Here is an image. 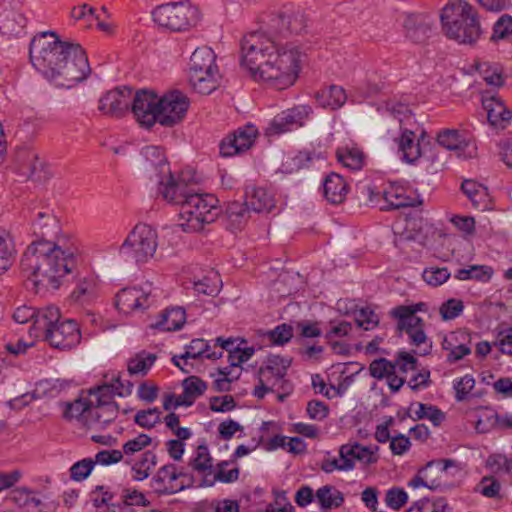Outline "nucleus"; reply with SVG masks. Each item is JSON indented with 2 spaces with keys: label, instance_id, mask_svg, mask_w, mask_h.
I'll return each instance as SVG.
<instances>
[{
  "label": "nucleus",
  "instance_id": "nucleus-1",
  "mask_svg": "<svg viewBox=\"0 0 512 512\" xmlns=\"http://www.w3.org/2000/svg\"><path fill=\"white\" fill-rule=\"evenodd\" d=\"M306 18L301 11L286 9L272 14L261 27L244 36L241 42V65L255 80L283 90L292 86L300 71L305 52L295 43L282 45L280 40L301 34Z\"/></svg>",
  "mask_w": 512,
  "mask_h": 512
},
{
  "label": "nucleus",
  "instance_id": "nucleus-2",
  "mask_svg": "<svg viewBox=\"0 0 512 512\" xmlns=\"http://www.w3.org/2000/svg\"><path fill=\"white\" fill-rule=\"evenodd\" d=\"M29 56L32 65L58 87L71 88L91 71L84 49L61 41L52 31L41 32L31 40Z\"/></svg>",
  "mask_w": 512,
  "mask_h": 512
},
{
  "label": "nucleus",
  "instance_id": "nucleus-3",
  "mask_svg": "<svg viewBox=\"0 0 512 512\" xmlns=\"http://www.w3.org/2000/svg\"><path fill=\"white\" fill-rule=\"evenodd\" d=\"M76 265L74 252L59 244L38 240L29 245L21 259L27 279L39 289L57 290Z\"/></svg>",
  "mask_w": 512,
  "mask_h": 512
},
{
  "label": "nucleus",
  "instance_id": "nucleus-4",
  "mask_svg": "<svg viewBox=\"0 0 512 512\" xmlns=\"http://www.w3.org/2000/svg\"><path fill=\"white\" fill-rule=\"evenodd\" d=\"M441 23L444 34L459 44L473 45L482 35L478 12L465 0L449 2L443 8Z\"/></svg>",
  "mask_w": 512,
  "mask_h": 512
},
{
  "label": "nucleus",
  "instance_id": "nucleus-5",
  "mask_svg": "<svg viewBox=\"0 0 512 512\" xmlns=\"http://www.w3.org/2000/svg\"><path fill=\"white\" fill-rule=\"evenodd\" d=\"M219 214L218 199L212 194L196 190L180 208L179 226L184 232H199L205 224L214 222Z\"/></svg>",
  "mask_w": 512,
  "mask_h": 512
},
{
  "label": "nucleus",
  "instance_id": "nucleus-6",
  "mask_svg": "<svg viewBox=\"0 0 512 512\" xmlns=\"http://www.w3.org/2000/svg\"><path fill=\"white\" fill-rule=\"evenodd\" d=\"M219 77L214 51L207 46L196 48L190 57L188 73L192 89L200 94H210L218 87Z\"/></svg>",
  "mask_w": 512,
  "mask_h": 512
},
{
  "label": "nucleus",
  "instance_id": "nucleus-7",
  "mask_svg": "<svg viewBox=\"0 0 512 512\" xmlns=\"http://www.w3.org/2000/svg\"><path fill=\"white\" fill-rule=\"evenodd\" d=\"M152 17L159 26L174 32H181L195 26L200 19L197 6L189 1L169 2L157 6Z\"/></svg>",
  "mask_w": 512,
  "mask_h": 512
},
{
  "label": "nucleus",
  "instance_id": "nucleus-8",
  "mask_svg": "<svg viewBox=\"0 0 512 512\" xmlns=\"http://www.w3.org/2000/svg\"><path fill=\"white\" fill-rule=\"evenodd\" d=\"M157 238L154 228L147 224H137L120 246L119 253L137 263L147 262L156 252Z\"/></svg>",
  "mask_w": 512,
  "mask_h": 512
},
{
  "label": "nucleus",
  "instance_id": "nucleus-9",
  "mask_svg": "<svg viewBox=\"0 0 512 512\" xmlns=\"http://www.w3.org/2000/svg\"><path fill=\"white\" fill-rule=\"evenodd\" d=\"M387 110L399 121L400 129L402 130L398 141L401 159L409 164L415 163L421 157L420 143L419 140H416L415 133L404 127L413 118L410 110L403 104L392 105Z\"/></svg>",
  "mask_w": 512,
  "mask_h": 512
},
{
  "label": "nucleus",
  "instance_id": "nucleus-10",
  "mask_svg": "<svg viewBox=\"0 0 512 512\" xmlns=\"http://www.w3.org/2000/svg\"><path fill=\"white\" fill-rule=\"evenodd\" d=\"M157 123L164 127H173L185 118L190 106L189 98L179 90H173L159 96Z\"/></svg>",
  "mask_w": 512,
  "mask_h": 512
},
{
  "label": "nucleus",
  "instance_id": "nucleus-11",
  "mask_svg": "<svg viewBox=\"0 0 512 512\" xmlns=\"http://www.w3.org/2000/svg\"><path fill=\"white\" fill-rule=\"evenodd\" d=\"M159 194L169 203L180 205L186 203L190 195L196 191L194 184L186 178L185 173H181L175 178L171 172L159 178Z\"/></svg>",
  "mask_w": 512,
  "mask_h": 512
},
{
  "label": "nucleus",
  "instance_id": "nucleus-12",
  "mask_svg": "<svg viewBox=\"0 0 512 512\" xmlns=\"http://www.w3.org/2000/svg\"><path fill=\"white\" fill-rule=\"evenodd\" d=\"M159 95L151 90H140L132 95L131 112L137 122L146 128L157 123Z\"/></svg>",
  "mask_w": 512,
  "mask_h": 512
},
{
  "label": "nucleus",
  "instance_id": "nucleus-13",
  "mask_svg": "<svg viewBox=\"0 0 512 512\" xmlns=\"http://www.w3.org/2000/svg\"><path fill=\"white\" fill-rule=\"evenodd\" d=\"M312 113L308 105H299L277 114L266 128V135H280L302 127Z\"/></svg>",
  "mask_w": 512,
  "mask_h": 512
},
{
  "label": "nucleus",
  "instance_id": "nucleus-14",
  "mask_svg": "<svg viewBox=\"0 0 512 512\" xmlns=\"http://www.w3.org/2000/svg\"><path fill=\"white\" fill-rule=\"evenodd\" d=\"M101 390L104 391L102 395L90 389V394L94 398V405L92 416L89 419V428L97 430L105 429L118 415V405L110 399L108 388Z\"/></svg>",
  "mask_w": 512,
  "mask_h": 512
},
{
  "label": "nucleus",
  "instance_id": "nucleus-15",
  "mask_svg": "<svg viewBox=\"0 0 512 512\" xmlns=\"http://www.w3.org/2000/svg\"><path fill=\"white\" fill-rule=\"evenodd\" d=\"M132 95L131 88L117 87L100 98L98 109L107 116L120 118L131 110Z\"/></svg>",
  "mask_w": 512,
  "mask_h": 512
},
{
  "label": "nucleus",
  "instance_id": "nucleus-16",
  "mask_svg": "<svg viewBox=\"0 0 512 512\" xmlns=\"http://www.w3.org/2000/svg\"><path fill=\"white\" fill-rule=\"evenodd\" d=\"M81 340V332L77 322L71 319L59 320L43 340L57 349H71Z\"/></svg>",
  "mask_w": 512,
  "mask_h": 512
},
{
  "label": "nucleus",
  "instance_id": "nucleus-17",
  "mask_svg": "<svg viewBox=\"0 0 512 512\" xmlns=\"http://www.w3.org/2000/svg\"><path fill=\"white\" fill-rule=\"evenodd\" d=\"M205 357L207 359H219L222 357L220 346H215V340L213 345L204 339H193L190 344L186 347V351L182 355H175L172 358V362L175 366L180 368L184 373H190V370L185 366L187 365L188 359H197Z\"/></svg>",
  "mask_w": 512,
  "mask_h": 512
},
{
  "label": "nucleus",
  "instance_id": "nucleus-18",
  "mask_svg": "<svg viewBox=\"0 0 512 512\" xmlns=\"http://www.w3.org/2000/svg\"><path fill=\"white\" fill-rule=\"evenodd\" d=\"M150 291L142 287H128L120 290L116 295V306L124 314L142 311L153 303Z\"/></svg>",
  "mask_w": 512,
  "mask_h": 512
},
{
  "label": "nucleus",
  "instance_id": "nucleus-19",
  "mask_svg": "<svg viewBox=\"0 0 512 512\" xmlns=\"http://www.w3.org/2000/svg\"><path fill=\"white\" fill-rule=\"evenodd\" d=\"M186 473L178 471L174 464L162 466L153 477L156 491L161 494H174L188 486Z\"/></svg>",
  "mask_w": 512,
  "mask_h": 512
},
{
  "label": "nucleus",
  "instance_id": "nucleus-20",
  "mask_svg": "<svg viewBox=\"0 0 512 512\" xmlns=\"http://www.w3.org/2000/svg\"><path fill=\"white\" fill-rule=\"evenodd\" d=\"M257 134L258 130L252 124L239 128L234 134L229 135L221 141V155L230 157L249 149L254 143Z\"/></svg>",
  "mask_w": 512,
  "mask_h": 512
},
{
  "label": "nucleus",
  "instance_id": "nucleus-21",
  "mask_svg": "<svg viewBox=\"0 0 512 512\" xmlns=\"http://www.w3.org/2000/svg\"><path fill=\"white\" fill-rule=\"evenodd\" d=\"M458 463L453 459H437L428 462L425 467L419 470L418 474L408 482L412 488L427 487L431 490L437 489L441 485L440 477L430 479V472L435 470L437 473H446L449 468L457 467Z\"/></svg>",
  "mask_w": 512,
  "mask_h": 512
},
{
  "label": "nucleus",
  "instance_id": "nucleus-22",
  "mask_svg": "<svg viewBox=\"0 0 512 512\" xmlns=\"http://www.w3.org/2000/svg\"><path fill=\"white\" fill-rule=\"evenodd\" d=\"M397 320V329L405 332L409 337L411 345L422 347L421 354L430 353L432 344L428 342L427 335L424 331V321L420 317H394Z\"/></svg>",
  "mask_w": 512,
  "mask_h": 512
},
{
  "label": "nucleus",
  "instance_id": "nucleus-23",
  "mask_svg": "<svg viewBox=\"0 0 512 512\" xmlns=\"http://www.w3.org/2000/svg\"><path fill=\"white\" fill-rule=\"evenodd\" d=\"M482 105L487 112L489 125L501 131L506 129L512 120V111L506 107L503 100L498 96L483 97Z\"/></svg>",
  "mask_w": 512,
  "mask_h": 512
},
{
  "label": "nucleus",
  "instance_id": "nucleus-24",
  "mask_svg": "<svg viewBox=\"0 0 512 512\" xmlns=\"http://www.w3.org/2000/svg\"><path fill=\"white\" fill-rule=\"evenodd\" d=\"M26 26L25 16L12 3L0 5V32L8 37L23 33Z\"/></svg>",
  "mask_w": 512,
  "mask_h": 512
},
{
  "label": "nucleus",
  "instance_id": "nucleus-25",
  "mask_svg": "<svg viewBox=\"0 0 512 512\" xmlns=\"http://www.w3.org/2000/svg\"><path fill=\"white\" fill-rule=\"evenodd\" d=\"M61 319V314L56 306H46L36 310L34 322L29 330L30 336L35 339L46 338V334L54 328Z\"/></svg>",
  "mask_w": 512,
  "mask_h": 512
},
{
  "label": "nucleus",
  "instance_id": "nucleus-26",
  "mask_svg": "<svg viewBox=\"0 0 512 512\" xmlns=\"http://www.w3.org/2000/svg\"><path fill=\"white\" fill-rule=\"evenodd\" d=\"M402 27L408 39L414 43H422L431 31L430 17L423 14H407L404 16Z\"/></svg>",
  "mask_w": 512,
  "mask_h": 512
},
{
  "label": "nucleus",
  "instance_id": "nucleus-27",
  "mask_svg": "<svg viewBox=\"0 0 512 512\" xmlns=\"http://www.w3.org/2000/svg\"><path fill=\"white\" fill-rule=\"evenodd\" d=\"M385 205L382 210L399 209L403 207H414L420 205L422 201L412 191L404 187L390 185L383 193Z\"/></svg>",
  "mask_w": 512,
  "mask_h": 512
},
{
  "label": "nucleus",
  "instance_id": "nucleus-28",
  "mask_svg": "<svg viewBox=\"0 0 512 512\" xmlns=\"http://www.w3.org/2000/svg\"><path fill=\"white\" fill-rule=\"evenodd\" d=\"M245 206L256 213H268L275 207L274 194L264 187H247Z\"/></svg>",
  "mask_w": 512,
  "mask_h": 512
},
{
  "label": "nucleus",
  "instance_id": "nucleus-29",
  "mask_svg": "<svg viewBox=\"0 0 512 512\" xmlns=\"http://www.w3.org/2000/svg\"><path fill=\"white\" fill-rule=\"evenodd\" d=\"M16 167L18 173L27 179H41L40 174L43 170V163L32 150L22 149L17 152Z\"/></svg>",
  "mask_w": 512,
  "mask_h": 512
},
{
  "label": "nucleus",
  "instance_id": "nucleus-30",
  "mask_svg": "<svg viewBox=\"0 0 512 512\" xmlns=\"http://www.w3.org/2000/svg\"><path fill=\"white\" fill-rule=\"evenodd\" d=\"M466 338L467 334L462 331L451 332L444 337L442 348L449 352L447 355L448 362H456L471 353L470 346L464 342Z\"/></svg>",
  "mask_w": 512,
  "mask_h": 512
},
{
  "label": "nucleus",
  "instance_id": "nucleus-31",
  "mask_svg": "<svg viewBox=\"0 0 512 512\" xmlns=\"http://www.w3.org/2000/svg\"><path fill=\"white\" fill-rule=\"evenodd\" d=\"M378 450L379 447L376 445L363 446L358 442H348L341 445V453L343 457L346 455L352 462L355 463L357 460L365 466L375 464L378 461Z\"/></svg>",
  "mask_w": 512,
  "mask_h": 512
},
{
  "label": "nucleus",
  "instance_id": "nucleus-32",
  "mask_svg": "<svg viewBox=\"0 0 512 512\" xmlns=\"http://www.w3.org/2000/svg\"><path fill=\"white\" fill-rule=\"evenodd\" d=\"M94 398L90 394V390L87 396L81 395L72 403H67L64 410V417L66 419H77L83 425L89 428V419L92 416V409Z\"/></svg>",
  "mask_w": 512,
  "mask_h": 512
},
{
  "label": "nucleus",
  "instance_id": "nucleus-33",
  "mask_svg": "<svg viewBox=\"0 0 512 512\" xmlns=\"http://www.w3.org/2000/svg\"><path fill=\"white\" fill-rule=\"evenodd\" d=\"M323 193L328 202L340 204L347 196L348 185L341 175L332 172L323 181Z\"/></svg>",
  "mask_w": 512,
  "mask_h": 512
},
{
  "label": "nucleus",
  "instance_id": "nucleus-34",
  "mask_svg": "<svg viewBox=\"0 0 512 512\" xmlns=\"http://www.w3.org/2000/svg\"><path fill=\"white\" fill-rule=\"evenodd\" d=\"M215 346H220L222 353L224 350L229 353L228 360L230 365L234 367L240 366L242 363L248 361L255 352L253 347L241 348L235 346V339L232 338L224 339L218 337L215 339Z\"/></svg>",
  "mask_w": 512,
  "mask_h": 512
},
{
  "label": "nucleus",
  "instance_id": "nucleus-35",
  "mask_svg": "<svg viewBox=\"0 0 512 512\" xmlns=\"http://www.w3.org/2000/svg\"><path fill=\"white\" fill-rule=\"evenodd\" d=\"M141 155L146 161V169L155 171L159 178L169 173V164L161 147L145 146L141 149Z\"/></svg>",
  "mask_w": 512,
  "mask_h": 512
},
{
  "label": "nucleus",
  "instance_id": "nucleus-36",
  "mask_svg": "<svg viewBox=\"0 0 512 512\" xmlns=\"http://www.w3.org/2000/svg\"><path fill=\"white\" fill-rule=\"evenodd\" d=\"M315 99L322 108L336 110L345 104L347 95L341 86L330 85L318 91Z\"/></svg>",
  "mask_w": 512,
  "mask_h": 512
},
{
  "label": "nucleus",
  "instance_id": "nucleus-37",
  "mask_svg": "<svg viewBox=\"0 0 512 512\" xmlns=\"http://www.w3.org/2000/svg\"><path fill=\"white\" fill-rule=\"evenodd\" d=\"M186 320L185 310L181 307H174L164 310L159 320L151 325L152 328L161 331H175L180 329Z\"/></svg>",
  "mask_w": 512,
  "mask_h": 512
},
{
  "label": "nucleus",
  "instance_id": "nucleus-38",
  "mask_svg": "<svg viewBox=\"0 0 512 512\" xmlns=\"http://www.w3.org/2000/svg\"><path fill=\"white\" fill-rule=\"evenodd\" d=\"M229 464V461H220L215 467L213 466L211 474L201 480L200 486L212 487L216 482L233 483L237 481L240 474L239 468L235 467L227 470Z\"/></svg>",
  "mask_w": 512,
  "mask_h": 512
},
{
  "label": "nucleus",
  "instance_id": "nucleus-39",
  "mask_svg": "<svg viewBox=\"0 0 512 512\" xmlns=\"http://www.w3.org/2000/svg\"><path fill=\"white\" fill-rule=\"evenodd\" d=\"M461 189L463 193L471 200L473 206L480 210H486L490 203L488 189L473 180H465Z\"/></svg>",
  "mask_w": 512,
  "mask_h": 512
},
{
  "label": "nucleus",
  "instance_id": "nucleus-40",
  "mask_svg": "<svg viewBox=\"0 0 512 512\" xmlns=\"http://www.w3.org/2000/svg\"><path fill=\"white\" fill-rule=\"evenodd\" d=\"M188 466L197 474L202 476V480L211 474L213 468V459L206 445H199L193 456L190 458Z\"/></svg>",
  "mask_w": 512,
  "mask_h": 512
},
{
  "label": "nucleus",
  "instance_id": "nucleus-41",
  "mask_svg": "<svg viewBox=\"0 0 512 512\" xmlns=\"http://www.w3.org/2000/svg\"><path fill=\"white\" fill-rule=\"evenodd\" d=\"M337 160L346 168L357 171L363 168L365 155L363 151L354 146L338 148L336 151Z\"/></svg>",
  "mask_w": 512,
  "mask_h": 512
},
{
  "label": "nucleus",
  "instance_id": "nucleus-42",
  "mask_svg": "<svg viewBox=\"0 0 512 512\" xmlns=\"http://www.w3.org/2000/svg\"><path fill=\"white\" fill-rule=\"evenodd\" d=\"M315 498L324 510L336 509L344 502L343 493L331 485L320 487L315 493Z\"/></svg>",
  "mask_w": 512,
  "mask_h": 512
},
{
  "label": "nucleus",
  "instance_id": "nucleus-43",
  "mask_svg": "<svg viewBox=\"0 0 512 512\" xmlns=\"http://www.w3.org/2000/svg\"><path fill=\"white\" fill-rule=\"evenodd\" d=\"M157 359L156 354L142 350L132 356L127 363L130 375H146Z\"/></svg>",
  "mask_w": 512,
  "mask_h": 512
},
{
  "label": "nucleus",
  "instance_id": "nucleus-44",
  "mask_svg": "<svg viewBox=\"0 0 512 512\" xmlns=\"http://www.w3.org/2000/svg\"><path fill=\"white\" fill-rule=\"evenodd\" d=\"M291 358L280 355H269L265 362V368H261L260 372L265 375L271 374L277 380L283 379L291 365Z\"/></svg>",
  "mask_w": 512,
  "mask_h": 512
},
{
  "label": "nucleus",
  "instance_id": "nucleus-45",
  "mask_svg": "<svg viewBox=\"0 0 512 512\" xmlns=\"http://www.w3.org/2000/svg\"><path fill=\"white\" fill-rule=\"evenodd\" d=\"M437 142L448 150L462 151L468 146L467 139L455 129H445L438 133Z\"/></svg>",
  "mask_w": 512,
  "mask_h": 512
},
{
  "label": "nucleus",
  "instance_id": "nucleus-46",
  "mask_svg": "<svg viewBox=\"0 0 512 512\" xmlns=\"http://www.w3.org/2000/svg\"><path fill=\"white\" fill-rule=\"evenodd\" d=\"M157 464V456L152 451H146L141 458L132 465V478L142 481L150 475Z\"/></svg>",
  "mask_w": 512,
  "mask_h": 512
},
{
  "label": "nucleus",
  "instance_id": "nucleus-47",
  "mask_svg": "<svg viewBox=\"0 0 512 512\" xmlns=\"http://www.w3.org/2000/svg\"><path fill=\"white\" fill-rule=\"evenodd\" d=\"M15 253L10 233L0 229V273L6 271L11 266Z\"/></svg>",
  "mask_w": 512,
  "mask_h": 512
},
{
  "label": "nucleus",
  "instance_id": "nucleus-48",
  "mask_svg": "<svg viewBox=\"0 0 512 512\" xmlns=\"http://www.w3.org/2000/svg\"><path fill=\"white\" fill-rule=\"evenodd\" d=\"M493 275V269L487 265H471L468 268L459 269L455 274L458 280H477L488 282Z\"/></svg>",
  "mask_w": 512,
  "mask_h": 512
},
{
  "label": "nucleus",
  "instance_id": "nucleus-49",
  "mask_svg": "<svg viewBox=\"0 0 512 512\" xmlns=\"http://www.w3.org/2000/svg\"><path fill=\"white\" fill-rule=\"evenodd\" d=\"M221 280L218 273L210 271L203 279L194 283V289L199 294L215 296L219 293Z\"/></svg>",
  "mask_w": 512,
  "mask_h": 512
},
{
  "label": "nucleus",
  "instance_id": "nucleus-50",
  "mask_svg": "<svg viewBox=\"0 0 512 512\" xmlns=\"http://www.w3.org/2000/svg\"><path fill=\"white\" fill-rule=\"evenodd\" d=\"M103 388H108L110 399L113 400V397L115 395H118L120 397L130 395L132 392L133 384L129 381L124 383L121 381L120 377H115L111 380L110 383H104L102 385L91 388V390L102 395L104 391H102L101 389Z\"/></svg>",
  "mask_w": 512,
  "mask_h": 512
},
{
  "label": "nucleus",
  "instance_id": "nucleus-51",
  "mask_svg": "<svg viewBox=\"0 0 512 512\" xmlns=\"http://www.w3.org/2000/svg\"><path fill=\"white\" fill-rule=\"evenodd\" d=\"M416 408L413 410L417 419H429L434 426H438L445 419L444 413L438 409L436 406L423 404V403H415L412 404Z\"/></svg>",
  "mask_w": 512,
  "mask_h": 512
},
{
  "label": "nucleus",
  "instance_id": "nucleus-52",
  "mask_svg": "<svg viewBox=\"0 0 512 512\" xmlns=\"http://www.w3.org/2000/svg\"><path fill=\"white\" fill-rule=\"evenodd\" d=\"M249 208L245 203L233 202L226 209L227 217L235 229H240L249 218Z\"/></svg>",
  "mask_w": 512,
  "mask_h": 512
},
{
  "label": "nucleus",
  "instance_id": "nucleus-53",
  "mask_svg": "<svg viewBox=\"0 0 512 512\" xmlns=\"http://www.w3.org/2000/svg\"><path fill=\"white\" fill-rule=\"evenodd\" d=\"M355 468V463L348 459V456H342L341 447L339 448V458L325 459L321 464V469L325 473L334 471H351Z\"/></svg>",
  "mask_w": 512,
  "mask_h": 512
},
{
  "label": "nucleus",
  "instance_id": "nucleus-54",
  "mask_svg": "<svg viewBox=\"0 0 512 512\" xmlns=\"http://www.w3.org/2000/svg\"><path fill=\"white\" fill-rule=\"evenodd\" d=\"M161 414L157 407L140 410L135 414L134 422L142 428L151 429L160 422Z\"/></svg>",
  "mask_w": 512,
  "mask_h": 512
},
{
  "label": "nucleus",
  "instance_id": "nucleus-55",
  "mask_svg": "<svg viewBox=\"0 0 512 512\" xmlns=\"http://www.w3.org/2000/svg\"><path fill=\"white\" fill-rule=\"evenodd\" d=\"M95 466V461L91 458L82 459L74 463L70 467V478L73 481L81 482L85 480L92 472Z\"/></svg>",
  "mask_w": 512,
  "mask_h": 512
},
{
  "label": "nucleus",
  "instance_id": "nucleus-56",
  "mask_svg": "<svg viewBox=\"0 0 512 512\" xmlns=\"http://www.w3.org/2000/svg\"><path fill=\"white\" fill-rule=\"evenodd\" d=\"M450 272L446 267H429L423 271L424 281L431 286H440L445 283L449 277Z\"/></svg>",
  "mask_w": 512,
  "mask_h": 512
},
{
  "label": "nucleus",
  "instance_id": "nucleus-57",
  "mask_svg": "<svg viewBox=\"0 0 512 512\" xmlns=\"http://www.w3.org/2000/svg\"><path fill=\"white\" fill-rule=\"evenodd\" d=\"M152 443V438L147 434L141 433L138 434L133 439L128 440L122 446L123 455L129 456L133 455L137 452L142 451L146 447L150 446Z\"/></svg>",
  "mask_w": 512,
  "mask_h": 512
},
{
  "label": "nucleus",
  "instance_id": "nucleus-58",
  "mask_svg": "<svg viewBox=\"0 0 512 512\" xmlns=\"http://www.w3.org/2000/svg\"><path fill=\"white\" fill-rule=\"evenodd\" d=\"M408 501V494L403 488L393 487L386 491L385 503L392 510H400Z\"/></svg>",
  "mask_w": 512,
  "mask_h": 512
},
{
  "label": "nucleus",
  "instance_id": "nucleus-59",
  "mask_svg": "<svg viewBox=\"0 0 512 512\" xmlns=\"http://www.w3.org/2000/svg\"><path fill=\"white\" fill-rule=\"evenodd\" d=\"M369 372L373 378L380 380L395 372V365L386 358L375 359L369 365Z\"/></svg>",
  "mask_w": 512,
  "mask_h": 512
},
{
  "label": "nucleus",
  "instance_id": "nucleus-60",
  "mask_svg": "<svg viewBox=\"0 0 512 512\" xmlns=\"http://www.w3.org/2000/svg\"><path fill=\"white\" fill-rule=\"evenodd\" d=\"M379 323L378 315L369 307L360 309L355 314V324L358 328L364 330H371L375 328Z\"/></svg>",
  "mask_w": 512,
  "mask_h": 512
},
{
  "label": "nucleus",
  "instance_id": "nucleus-61",
  "mask_svg": "<svg viewBox=\"0 0 512 512\" xmlns=\"http://www.w3.org/2000/svg\"><path fill=\"white\" fill-rule=\"evenodd\" d=\"M96 295V282L93 278L80 280L73 291V297L78 301L91 299Z\"/></svg>",
  "mask_w": 512,
  "mask_h": 512
},
{
  "label": "nucleus",
  "instance_id": "nucleus-62",
  "mask_svg": "<svg viewBox=\"0 0 512 512\" xmlns=\"http://www.w3.org/2000/svg\"><path fill=\"white\" fill-rule=\"evenodd\" d=\"M512 34V16L504 14L494 24L491 40L498 41Z\"/></svg>",
  "mask_w": 512,
  "mask_h": 512
},
{
  "label": "nucleus",
  "instance_id": "nucleus-63",
  "mask_svg": "<svg viewBox=\"0 0 512 512\" xmlns=\"http://www.w3.org/2000/svg\"><path fill=\"white\" fill-rule=\"evenodd\" d=\"M121 498L125 506L148 507L150 505V501L145 495L134 488H124L121 493Z\"/></svg>",
  "mask_w": 512,
  "mask_h": 512
},
{
  "label": "nucleus",
  "instance_id": "nucleus-64",
  "mask_svg": "<svg viewBox=\"0 0 512 512\" xmlns=\"http://www.w3.org/2000/svg\"><path fill=\"white\" fill-rule=\"evenodd\" d=\"M269 339L278 345H283L293 337V328L291 325L283 323L267 332Z\"/></svg>",
  "mask_w": 512,
  "mask_h": 512
}]
</instances>
